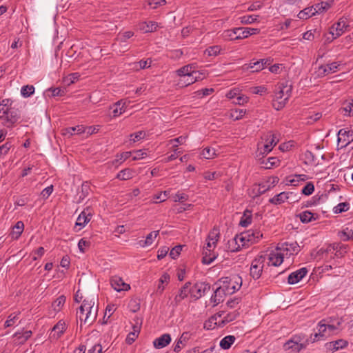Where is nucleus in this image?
<instances>
[{
  "label": "nucleus",
  "mask_w": 353,
  "mask_h": 353,
  "mask_svg": "<svg viewBox=\"0 0 353 353\" xmlns=\"http://www.w3.org/2000/svg\"><path fill=\"white\" fill-rule=\"evenodd\" d=\"M90 214L86 213L85 211L81 212V213L79 215L76 225H79L81 228L84 227L86 223H88L90 220Z\"/></svg>",
  "instance_id": "58836bf2"
},
{
  "label": "nucleus",
  "mask_w": 353,
  "mask_h": 353,
  "mask_svg": "<svg viewBox=\"0 0 353 353\" xmlns=\"http://www.w3.org/2000/svg\"><path fill=\"white\" fill-rule=\"evenodd\" d=\"M345 137L344 139V141H346V143L343 147H346L348 144H350L352 141H353V130H346L345 129H341L338 132V142L341 141V138L340 137Z\"/></svg>",
  "instance_id": "c85d7f7f"
},
{
  "label": "nucleus",
  "mask_w": 353,
  "mask_h": 353,
  "mask_svg": "<svg viewBox=\"0 0 353 353\" xmlns=\"http://www.w3.org/2000/svg\"><path fill=\"white\" fill-rule=\"evenodd\" d=\"M288 199V193L282 192L274 197L270 199L269 202L274 205H279L284 203Z\"/></svg>",
  "instance_id": "f704fd0d"
},
{
  "label": "nucleus",
  "mask_w": 353,
  "mask_h": 353,
  "mask_svg": "<svg viewBox=\"0 0 353 353\" xmlns=\"http://www.w3.org/2000/svg\"><path fill=\"white\" fill-rule=\"evenodd\" d=\"M94 297L92 299L85 298L77 312V319L85 325H90L95 321L97 316V306H94Z\"/></svg>",
  "instance_id": "7ed1b4c3"
},
{
  "label": "nucleus",
  "mask_w": 353,
  "mask_h": 353,
  "mask_svg": "<svg viewBox=\"0 0 353 353\" xmlns=\"http://www.w3.org/2000/svg\"><path fill=\"white\" fill-rule=\"evenodd\" d=\"M350 24L346 19L341 18L337 23H334L330 28V33L335 39L341 36L345 32L350 31Z\"/></svg>",
  "instance_id": "39448f33"
},
{
  "label": "nucleus",
  "mask_w": 353,
  "mask_h": 353,
  "mask_svg": "<svg viewBox=\"0 0 353 353\" xmlns=\"http://www.w3.org/2000/svg\"><path fill=\"white\" fill-rule=\"evenodd\" d=\"M170 194V191H164V192H161V193L158 194H156L154 196V199H156V200H160L159 202H163L164 201L166 200V199L168 198V195ZM154 203H158L159 201H154Z\"/></svg>",
  "instance_id": "13d9d810"
},
{
  "label": "nucleus",
  "mask_w": 353,
  "mask_h": 353,
  "mask_svg": "<svg viewBox=\"0 0 353 353\" xmlns=\"http://www.w3.org/2000/svg\"><path fill=\"white\" fill-rule=\"evenodd\" d=\"M65 302V297L64 296H59L52 303L54 310L57 312L59 311Z\"/></svg>",
  "instance_id": "a18cd8bd"
},
{
  "label": "nucleus",
  "mask_w": 353,
  "mask_h": 353,
  "mask_svg": "<svg viewBox=\"0 0 353 353\" xmlns=\"http://www.w3.org/2000/svg\"><path fill=\"white\" fill-rule=\"evenodd\" d=\"M195 67L192 64L185 65L176 70V73L181 79H185L186 77H191L194 75L193 71Z\"/></svg>",
  "instance_id": "393cba45"
},
{
  "label": "nucleus",
  "mask_w": 353,
  "mask_h": 353,
  "mask_svg": "<svg viewBox=\"0 0 353 353\" xmlns=\"http://www.w3.org/2000/svg\"><path fill=\"white\" fill-rule=\"evenodd\" d=\"M265 143L263 145V148L259 149L256 152V157H259L261 154H268L278 142L276 135L270 132L265 135Z\"/></svg>",
  "instance_id": "0eeeda50"
},
{
  "label": "nucleus",
  "mask_w": 353,
  "mask_h": 353,
  "mask_svg": "<svg viewBox=\"0 0 353 353\" xmlns=\"http://www.w3.org/2000/svg\"><path fill=\"white\" fill-rule=\"evenodd\" d=\"M67 327L68 326L64 321H59L58 323L51 329L49 334V338L51 340H57L65 332Z\"/></svg>",
  "instance_id": "f8f14e48"
},
{
  "label": "nucleus",
  "mask_w": 353,
  "mask_h": 353,
  "mask_svg": "<svg viewBox=\"0 0 353 353\" xmlns=\"http://www.w3.org/2000/svg\"><path fill=\"white\" fill-rule=\"evenodd\" d=\"M263 236L260 231L248 230L244 232V248L253 243L258 242L259 239Z\"/></svg>",
  "instance_id": "ddd939ff"
},
{
  "label": "nucleus",
  "mask_w": 353,
  "mask_h": 353,
  "mask_svg": "<svg viewBox=\"0 0 353 353\" xmlns=\"http://www.w3.org/2000/svg\"><path fill=\"white\" fill-rule=\"evenodd\" d=\"M121 104H122V107L120 108V111H119L118 108H116L113 110L112 113H113L114 117H116L120 115L122 113V110L124 111L125 108L127 107L126 102L125 101L123 102V100H120L115 103L116 105H120Z\"/></svg>",
  "instance_id": "6e6d98bb"
},
{
  "label": "nucleus",
  "mask_w": 353,
  "mask_h": 353,
  "mask_svg": "<svg viewBox=\"0 0 353 353\" xmlns=\"http://www.w3.org/2000/svg\"><path fill=\"white\" fill-rule=\"evenodd\" d=\"M306 268H302L295 272H292L288 278V282L290 284H296L299 282L307 273Z\"/></svg>",
  "instance_id": "dca6fc26"
},
{
  "label": "nucleus",
  "mask_w": 353,
  "mask_h": 353,
  "mask_svg": "<svg viewBox=\"0 0 353 353\" xmlns=\"http://www.w3.org/2000/svg\"><path fill=\"white\" fill-rule=\"evenodd\" d=\"M20 111L10 99L0 103V121L7 127H12L20 119Z\"/></svg>",
  "instance_id": "f03ea898"
},
{
  "label": "nucleus",
  "mask_w": 353,
  "mask_h": 353,
  "mask_svg": "<svg viewBox=\"0 0 353 353\" xmlns=\"http://www.w3.org/2000/svg\"><path fill=\"white\" fill-rule=\"evenodd\" d=\"M134 35V32L132 31H126L119 35V39L121 42H125L128 39L131 38Z\"/></svg>",
  "instance_id": "774afa93"
},
{
  "label": "nucleus",
  "mask_w": 353,
  "mask_h": 353,
  "mask_svg": "<svg viewBox=\"0 0 353 353\" xmlns=\"http://www.w3.org/2000/svg\"><path fill=\"white\" fill-rule=\"evenodd\" d=\"M34 92V87L32 85H24L21 89V95L25 97H29Z\"/></svg>",
  "instance_id": "c03bdc74"
},
{
  "label": "nucleus",
  "mask_w": 353,
  "mask_h": 353,
  "mask_svg": "<svg viewBox=\"0 0 353 353\" xmlns=\"http://www.w3.org/2000/svg\"><path fill=\"white\" fill-rule=\"evenodd\" d=\"M227 97L230 99L233 100V103L235 104L241 105V101L243 99L241 91L237 89L231 90L228 94Z\"/></svg>",
  "instance_id": "473e14b6"
},
{
  "label": "nucleus",
  "mask_w": 353,
  "mask_h": 353,
  "mask_svg": "<svg viewBox=\"0 0 353 353\" xmlns=\"http://www.w3.org/2000/svg\"><path fill=\"white\" fill-rule=\"evenodd\" d=\"M264 262L265 257L263 256H259L252 261L250 274L254 279H258L261 276Z\"/></svg>",
  "instance_id": "6e6552de"
},
{
  "label": "nucleus",
  "mask_w": 353,
  "mask_h": 353,
  "mask_svg": "<svg viewBox=\"0 0 353 353\" xmlns=\"http://www.w3.org/2000/svg\"><path fill=\"white\" fill-rule=\"evenodd\" d=\"M190 282H187L185 285L179 290V294L176 295L174 301L176 304L180 303L183 299L188 296L189 294H191Z\"/></svg>",
  "instance_id": "4be33fe9"
},
{
  "label": "nucleus",
  "mask_w": 353,
  "mask_h": 353,
  "mask_svg": "<svg viewBox=\"0 0 353 353\" xmlns=\"http://www.w3.org/2000/svg\"><path fill=\"white\" fill-rule=\"evenodd\" d=\"M231 288H227L225 281H223V285L219 286L214 292L211 297V301L214 305H216L224 301V298L227 294H232L234 290H230Z\"/></svg>",
  "instance_id": "423d86ee"
},
{
  "label": "nucleus",
  "mask_w": 353,
  "mask_h": 353,
  "mask_svg": "<svg viewBox=\"0 0 353 353\" xmlns=\"http://www.w3.org/2000/svg\"><path fill=\"white\" fill-rule=\"evenodd\" d=\"M225 284L227 288H231L230 290H234V292H235L241 288L243 284V279L239 276H233L228 282H225Z\"/></svg>",
  "instance_id": "b1692460"
},
{
  "label": "nucleus",
  "mask_w": 353,
  "mask_h": 353,
  "mask_svg": "<svg viewBox=\"0 0 353 353\" xmlns=\"http://www.w3.org/2000/svg\"><path fill=\"white\" fill-rule=\"evenodd\" d=\"M32 335V332L30 330H26L22 333H17L15 336L19 339H21L19 341L20 343H23L28 340Z\"/></svg>",
  "instance_id": "4d7b16f0"
},
{
  "label": "nucleus",
  "mask_w": 353,
  "mask_h": 353,
  "mask_svg": "<svg viewBox=\"0 0 353 353\" xmlns=\"http://www.w3.org/2000/svg\"><path fill=\"white\" fill-rule=\"evenodd\" d=\"M18 314L16 313H12L10 314L8 317V319L5 322V327H8L13 325L15 323V321L18 319Z\"/></svg>",
  "instance_id": "5fc2aeb1"
},
{
  "label": "nucleus",
  "mask_w": 353,
  "mask_h": 353,
  "mask_svg": "<svg viewBox=\"0 0 353 353\" xmlns=\"http://www.w3.org/2000/svg\"><path fill=\"white\" fill-rule=\"evenodd\" d=\"M206 254H203L202 262L204 264L209 265L216 258V255L213 251L206 250Z\"/></svg>",
  "instance_id": "37998d69"
},
{
  "label": "nucleus",
  "mask_w": 353,
  "mask_h": 353,
  "mask_svg": "<svg viewBox=\"0 0 353 353\" xmlns=\"http://www.w3.org/2000/svg\"><path fill=\"white\" fill-rule=\"evenodd\" d=\"M266 154H261L259 159L261 168L263 169H271L274 167H278L280 165V160L277 157L265 158Z\"/></svg>",
  "instance_id": "4468645a"
},
{
  "label": "nucleus",
  "mask_w": 353,
  "mask_h": 353,
  "mask_svg": "<svg viewBox=\"0 0 353 353\" xmlns=\"http://www.w3.org/2000/svg\"><path fill=\"white\" fill-rule=\"evenodd\" d=\"M345 245H341L340 243H334L332 245H330L327 246L326 249L321 248L319 251L318 252L319 254H321L323 255L324 254L327 253H334V252H336L337 250L341 249L342 248L345 247Z\"/></svg>",
  "instance_id": "4c0bfd02"
},
{
  "label": "nucleus",
  "mask_w": 353,
  "mask_h": 353,
  "mask_svg": "<svg viewBox=\"0 0 353 353\" xmlns=\"http://www.w3.org/2000/svg\"><path fill=\"white\" fill-rule=\"evenodd\" d=\"M238 241L243 243V233L237 234L233 239L228 241V248L230 252H234L240 250L241 245Z\"/></svg>",
  "instance_id": "aec40b11"
},
{
  "label": "nucleus",
  "mask_w": 353,
  "mask_h": 353,
  "mask_svg": "<svg viewBox=\"0 0 353 353\" xmlns=\"http://www.w3.org/2000/svg\"><path fill=\"white\" fill-rule=\"evenodd\" d=\"M276 250L285 252L286 255H292L294 254H298L300 251L299 245L297 242H281L279 243L276 246Z\"/></svg>",
  "instance_id": "9d476101"
},
{
  "label": "nucleus",
  "mask_w": 353,
  "mask_h": 353,
  "mask_svg": "<svg viewBox=\"0 0 353 353\" xmlns=\"http://www.w3.org/2000/svg\"><path fill=\"white\" fill-rule=\"evenodd\" d=\"M283 255L284 253H270L268 256L269 265L276 267L280 265L283 261Z\"/></svg>",
  "instance_id": "a878e982"
},
{
  "label": "nucleus",
  "mask_w": 353,
  "mask_h": 353,
  "mask_svg": "<svg viewBox=\"0 0 353 353\" xmlns=\"http://www.w3.org/2000/svg\"><path fill=\"white\" fill-rule=\"evenodd\" d=\"M79 77L80 74L79 73H71L64 79V82L68 85H70L71 83H74L77 81Z\"/></svg>",
  "instance_id": "864d4df0"
},
{
  "label": "nucleus",
  "mask_w": 353,
  "mask_h": 353,
  "mask_svg": "<svg viewBox=\"0 0 353 353\" xmlns=\"http://www.w3.org/2000/svg\"><path fill=\"white\" fill-rule=\"evenodd\" d=\"M260 30L259 28H252L244 27V39L248 37L250 35L259 34Z\"/></svg>",
  "instance_id": "e2e57ef3"
},
{
  "label": "nucleus",
  "mask_w": 353,
  "mask_h": 353,
  "mask_svg": "<svg viewBox=\"0 0 353 353\" xmlns=\"http://www.w3.org/2000/svg\"><path fill=\"white\" fill-rule=\"evenodd\" d=\"M90 191V185L87 182L83 183L81 187V192H78L75 199L77 203H81L84 199L88 195Z\"/></svg>",
  "instance_id": "cd10ccee"
},
{
  "label": "nucleus",
  "mask_w": 353,
  "mask_h": 353,
  "mask_svg": "<svg viewBox=\"0 0 353 353\" xmlns=\"http://www.w3.org/2000/svg\"><path fill=\"white\" fill-rule=\"evenodd\" d=\"M23 223L22 221H18L16 225L14 227V229L16 230V231L14 232V234H16L15 238L17 239L23 232Z\"/></svg>",
  "instance_id": "680f3d73"
},
{
  "label": "nucleus",
  "mask_w": 353,
  "mask_h": 353,
  "mask_svg": "<svg viewBox=\"0 0 353 353\" xmlns=\"http://www.w3.org/2000/svg\"><path fill=\"white\" fill-rule=\"evenodd\" d=\"M65 132L64 133L65 135L67 134H69L70 135L72 134H80L85 132V127L82 125H77L75 127H69L65 129Z\"/></svg>",
  "instance_id": "79ce46f5"
},
{
  "label": "nucleus",
  "mask_w": 353,
  "mask_h": 353,
  "mask_svg": "<svg viewBox=\"0 0 353 353\" xmlns=\"http://www.w3.org/2000/svg\"><path fill=\"white\" fill-rule=\"evenodd\" d=\"M261 214L257 212L255 213L254 215L252 214V212L249 210H244V228L250 225L253 220L255 221H259L261 219Z\"/></svg>",
  "instance_id": "412c9836"
},
{
  "label": "nucleus",
  "mask_w": 353,
  "mask_h": 353,
  "mask_svg": "<svg viewBox=\"0 0 353 353\" xmlns=\"http://www.w3.org/2000/svg\"><path fill=\"white\" fill-rule=\"evenodd\" d=\"M316 13V11L314 6L308 7L303 10L300 11L298 14L297 17L300 19H307L312 16H314Z\"/></svg>",
  "instance_id": "c9c22d12"
},
{
  "label": "nucleus",
  "mask_w": 353,
  "mask_h": 353,
  "mask_svg": "<svg viewBox=\"0 0 353 353\" xmlns=\"http://www.w3.org/2000/svg\"><path fill=\"white\" fill-rule=\"evenodd\" d=\"M219 238V230L214 228L206 239V245L203 247V254H206V250L213 251L216 245V243Z\"/></svg>",
  "instance_id": "1a4fd4ad"
},
{
  "label": "nucleus",
  "mask_w": 353,
  "mask_h": 353,
  "mask_svg": "<svg viewBox=\"0 0 353 353\" xmlns=\"http://www.w3.org/2000/svg\"><path fill=\"white\" fill-rule=\"evenodd\" d=\"M134 174V172L130 168H125L117 174V179L119 180H128L132 179Z\"/></svg>",
  "instance_id": "ea45409f"
},
{
  "label": "nucleus",
  "mask_w": 353,
  "mask_h": 353,
  "mask_svg": "<svg viewBox=\"0 0 353 353\" xmlns=\"http://www.w3.org/2000/svg\"><path fill=\"white\" fill-rule=\"evenodd\" d=\"M241 34H243L242 28H235L225 30L222 35L225 39L237 40L241 39Z\"/></svg>",
  "instance_id": "a211bd4d"
},
{
  "label": "nucleus",
  "mask_w": 353,
  "mask_h": 353,
  "mask_svg": "<svg viewBox=\"0 0 353 353\" xmlns=\"http://www.w3.org/2000/svg\"><path fill=\"white\" fill-rule=\"evenodd\" d=\"M268 59H261L249 64H244V72L250 70L251 72H255L262 70L267 64Z\"/></svg>",
  "instance_id": "f3484780"
},
{
  "label": "nucleus",
  "mask_w": 353,
  "mask_h": 353,
  "mask_svg": "<svg viewBox=\"0 0 353 353\" xmlns=\"http://www.w3.org/2000/svg\"><path fill=\"white\" fill-rule=\"evenodd\" d=\"M110 283L112 287L117 292L128 290L130 288V285L125 283L122 279L118 276L112 277Z\"/></svg>",
  "instance_id": "6ab92c4d"
},
{
  "label": "nucleus",
  "mask_w": 353,
  "mask_h": 353,
  "mask_svg": "<svg viewBox=\"0 0 353 353\" xmlns=\"http://www.w3.org/2000/svg\"><path fill=\"white\" fill-rule=\"evenodd\" d=\"M338 64L336 62H333L330 64H327L325 65H321L319 68V72L321 74L326 75L333 72H335L336 69L338 68Z\"/></svg>",
  "instance_id": "2f4dec72"
},
{
  "label": "nucleus",
  "mask_w": 353,
  "mask_h": 353,
  "mask_svg": "<svg viewBox=\"0 0 353 353\" xmlns=\"http://www.w3.org/2000/svg\"><path fill=\"white\" fill-rule=\"evenodd\" d=\"M132 153L134 154V156L132 157L133 161L143 159L147 155L146 152L143 150H135Z\"/></svg>",
  "instance_id": "69168bd1"
},
{
  "label": "nucleus",
  "mask_w": 353,
  "mask_h": 353,
  "mask_svg": "<svg viewBox=\"0 0 353 353\" xmlns=\"http://www.w3.org/2000/svg\"><path fill=\"white\" fill-rule=\"evenodd\" d=\"M314 191V185L312 182H308L302 189L301 192L305 195H310Z\"/></svg>",
  "instance_id": "603ef678"
},
{
  "label": "nucleus",
  "mask_w": 353,
  "mask_h": 353,
  "mask_svg": "<svg viewBox=\"0 0 353 353\" xmlns=\"http://www.w3.org/2000/svg\"><path fill=\"white\" fill-rule=\"evenodd\" d=\"M330 7V5L327 2L322 1L321 3H316L314 6L316 13H321L325 10H327Z\"/></svg>",
  "instance_id": "8fccbe9b"
},
{
  "label": "nucleus",
  "mask_w": 353,
  "mask_h": 353,
  "mask_svg": "<svg viewBox=\"0 0 353 353\" xmlns=\"http://www.w3.org/2000/svg\"><path fill=\"white\" fill-rule=\"evenodd\" d=\"M299 217L303 223H308L312 221L318 219L319 215L306 210L300 213L299 214Z\"/></svg>",
  "instance_id": "bb28decb"
},
{
  "label": "nucleus",
  "mask_w": 353,
  "mask_h": 353,
  "mask_svg": "<svg viewBox=\"0 0 353 353\" xmlns=\"http://www.w3.org/2000/svg\"><path fill=\"white\" fill-rule=\"evenodd\" d=\"M132 154V152H122L119 155L117 156V159H115L112 162V163L113 164H114V163L121 164L124 161L128 159L131 156Z\"/></svg>",
  "instance_id": "49530a36"
},
{
  "label": "nucleus",
  "mask_w": 353,
  "mask_h": 353,
  "mask_svg": "<svg viewBox=\"0 0 353 353\" xmlns=\"http://www.w3.org/2000/svg\"><path fill=\"white\" fill-rule=\"evenodd\" d=\"M292 86L288 81L279 83L274 91V96L272 100V106L276 110L283 109L291 96Z\"/></svg>",
  "instance_id": "20e7f679"
},
{
  "label": "nucleus",
  "mask_w": 353,
  "mask_h": 353,
  "mask_svg": "<svg viewBox=\"0 0 353 353\" xmlns=\"http://www.w3.org/2000/svg\"><path fill=\"white\" fill-rule=\"evenodd\" d=\"M325 321L326 320L323 319L318 323V332H315L314 334H312L310 339L303 334L292 336L290 339L284 343L283 350L285 351L290 350L291 352H299L301 350L305 349L309 343H314L320 340L321 338L325 336L327 330Z\"/></svg>",
  "instance_id": "f257e3e1"
},
{
  "label": "nucleus",
  "mask_w": 353,
  "mask_h": 353,
  "mask_svg": "<svg viewBox=\"0 0 353 353\" xmlns=\"http://www.w3.org/2000/svg\"><path fill=\"white\" fill-rule=\"evenodd\" d=\"M190 336L191 334L190 332H183L173 345L174 352H179L185 347L188 344Z\"/></svg>",
  "instance_id": "2eb2a0df"
},
{
  "label": "nucleus",
  "mask_w": 353,
  "mask_h": 353,
  "mask_svg": "<svg viewBox=\"0 0 353 353\" xmlns=\"http://www.w3.org/2000/svg\"><path fill=\"white\" fill-rule=\"evenodd\" d=\"M236 338L234 336L228 335L222 339L219 343V345L223 350H228L234 343Z\"/></svg>",
  "instance_id": "e433bc0d"
},
{
  "label": "nucleus",
  "mask_w": 353,
  "mask_h": 353,
  "mask_svg": "<svg viewBox=\"0 0 353 353\" xmlns=\"http://www.w3.org/2000/svg\"><path fill=\"white\" fill-rule=\"evenodd\" d=\"M202 155L207 159H212L216 156V152L214 148H205L202 151Z\"/></svg>",
  "instance_id": "3c124183"
},
{
  "label": "nucleus",
  "mask_w": 353,
  "mask_h": 353,
  "mask_svg": "<svg viewBox=\"0 0 353 353\" xmlns=\"http://www.w3.org/2000/svg\"><path fill=\"white\" fill-rule=\"evenodd\" d=\"M221 51V47L219 46H210L205 50V54L209 57L216 56Z\"/></svg>",
  "instance_id": "de8ad7c7"
},
{
  "label": "nucleus",
  "mask_w": 353,
  "mask_h": 353,
  "mask_svg": "<svg viewBox=\"0 0 353 353\" xmlns=\"http://www.w3.org/2000/svg\"><path fill=\"white\" fill-rule=\"evenodd\" d=\"M271 188V185L270 184V181H267L264 183L256 185L253 186V191L255 190H257L256 193V196H260L261 194L265 193L266 191L269 190Z\"/></svg>",
  "instance_id": "a19ab883"
},
{
  "label": "nucleus",
  "mask_w": 353,
  "mask_h": 353,
  "mask_svg": "<svg viewBox=\"0 0 353 353\" xmlns=\"http://www.w3.org/2000/svg\"><path fill=\"white\" fill-rule=\"evenodd\" d=\"M159 230L153 231V232H150V234H148L147 235L145 240L139 241V245L142 248H145V247L152 245V243L153 242V239H155L159 235Z\"/></svg>",
  "instance_id": "72a5a7b5"
},
{
  "label": "nucleus",
  "mask_w": 353,
  "mask_h": 353,
  "mask_svg": "<svg viewBox=\"0 0 353 353\" xmlns=\"http://www.w3.org/2000/svg\"><path fill=\"white\" fill-rule=\"evenodd\" d=\"M138 28L145 33L152 32L156 30L157 23L154 21L141 22L139 24Z\"/></svg>",
  "instance_id": "c756f323"
},
{
  "label": "nucleus",
  "mask_w": 353,
  "mask_h": 353,
  "mask_svg": "<svg viewBox=\"0 0 353 353\" xmlns=\"http://www.w3.org/2000/svg\"><path fill=\"white\" fill-rule=\"evenodd\" d=\"M190 290L191 296L195 299H199L210 290V285L204 282H199L195 283Z\"/></svg>",
  "instance_id": "9b49d317"
},
{
  "label": "nucleus",
  "mask_w": 353,
  "mask_h": 353,
  "mask_svg": "<svg viewBox=\"0 0 353 353\" xmlns=\"http://www.w3.org/2000/svg\"><path fill=\"white\" fill-rule=\"evenodd\" d=\"M249 91L252 94L262 95L267 91L265 86L252 87L249 88Z\"/></svg>",
  "instance_id": "bf43d9fd"
},
{
  "label": "nucleus",
  "mask_w": 353,
  "mask_h": 353,
  "mask_svg": "<svg viewBox=\"0 0 353 353\" xmlns=\"http://www.w3.org/2000/svg\"><path fill=\"white\" fill-rule=\"evenodd\" d=\"M171 341V336L169 334H164L160 337L156 339L154 342V346L156 348L160 349L168 345Z\"/></svg>",
  "instance_id": "5701e85b"
},
{
  "label": "nucleus",
  "mask_w": 353,
  "mask_h": 353,
  "mask_svg": "<svg viewBox=\"0 0 353 353\" xmlns=\"http://www.w3.org/2000/svg\"><path fill=\"white\" fill-rule=\"evenodd\" d=\"M196 81V77H186L185 79H181L179 84H181V86H188L189 85L194 83Z\"/></svg>",
  "instance_id": "052dcab7"
},
{
  "label": "nucleus",
  "mask_w": 353,
  "mask_h": 353,
  "mask_svg": "<svg viewBox=\"0 0 353 353\" xmlns=\"http://www.w3.org/2000/svg\"><path fill=\"white\" fill-rule=\"evenodd\" d=\"M222 314H223V313L216 314L214 316H212V318L210 319V322H214V323L218 327H223L227 323L232 321V319H229L228 317H224L223 319H221Z\"/></svg>",
  "instance_id": "7c9ffc66"
},
{
  "label": "nucleus",
  "mask_w": 353,
  "mask_h": 353,
  "mask_svg": "<svg viewBox=\"0 0 353 353\" xmlns=\"http://www.w3.org/2000/svg\"><path fill=\"white\" fill-rule=\"evenodd\" d=\"M349 209V203L347 202H343L339 203L333 209L335 214H339L343 212H346Z\"/></svg>",
  "instance_id": "09e8293b"
},
{
  "label": "nucleus",
  "mask_w": 353,
  "mask_h": 353,
  "mask_svg": "<svg viewBox=\"0 0 353 353\" xmlns=\"http://www.w3.org/2000/svg\"><path fill=\"white\" fill-rule=\"evenodd\" d=\"M182 250V246L181 245H176L174 248H173L170 252V256L172 259H174L176 257L179 256Z\"/></svg>",
  "instance_id": "0e129e2a"
},
{
  "label": "nucleus",
  "mask_w": 353,
  "mask_h": 353,
  "mask_svg": "<svg viewBox=\"0 0 353 353\" xmlns=\"http://www.w3.org/2000/svg\"><path fill=\"white\" fill-rule=\"evenodd\" d=\"M242 112V110H231L230 117L234 121L241 119L243 117Z\"/></svg>",
  "instance_id": "338daca9"
}]
</instances>
